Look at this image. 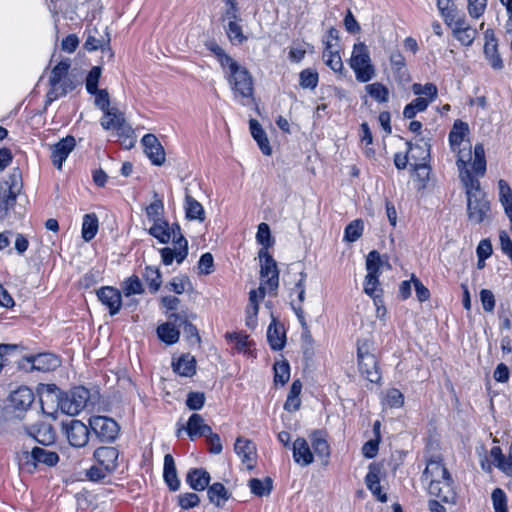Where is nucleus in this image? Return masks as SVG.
Masks as SVG:
<instances>
[{"mask_svg":"<svg viewBox=\"0 0 512 512\" xmlns=\"http://www.w3.org/2000/svg\"><path fill=\"white\" fill-rule=\"evenodd\" d=\"M28 454L35 466L45 465L48 467H54L59 462L58 453L46 448V446L34 447Z\"/></svg>","mask_w":512,"mask_h":512,"instance_id":"412c9836","label":"nucleus"},{"mask_svg":"<svg viewBox=\"0 0 512 512\" xmlns=\"http://www.w3.org/2000/svg\"><path fill=\"white\" fill-rule=\"evenodd\" d=\"M498 188L500 202L504 207L506 215L510 216L512 215V189L503 179L498 181Z\"/></svg>","mask_w":512,"mask_h":512,"instance_id":"09e8293b","label":"nucleus"},{"mask_svg":"<svg viewBox=\"0 0 512 512\" xmlns=\"http://www.w3.org/2000/svg\"><path fill=\"white\" fill-rule=\"evenodd\" d=\"M184 209L187 219L198 220L200 222L205 220V211L202 204L191 196L188 188L185 189Z\"/></svg>","mask_w":512,"mask_h":512,"instance_id":"2f4dec72","label":"nucleus"},{"mask_svg":"<svg viewBox=\"0 0 512 512\" xmlns=\"http://www.w3.org/2000/svg\"><path fill=\"white\" fill-rule=\"evenodd\" d=\"M4 186L8 190L21 192L23 189V179L22 172L20 168L15 167L8 174L6 180L4 181Z\"/></svg>","mask_w":512,"mask_h":512,"instance_id":"680f3d73","label":"nucleus"},{"mask_svg":"<svg viewBox=\"0 0 512 512\" xmlns=\"http://www.w3.org/2000/svg\"><path fill=\"white\" fill-rule=\"evenodd\" d=\"M176 249L173 250L169 247L162 248L160 250L161 259L164 265L172 264L175 259L177 263H182L188 255V241H184L182 244H176Z\"/></svg>","mask_w":512,"mask_h":512,"instance_id":"473e14b6","label":"nucleus"},{"mask_svg":"<svg viewBox=\"0 0 512 512\" xmlns=\"http://www.w3.org/2000/svg\"><path fill=\"white\" fill-rule=\"evenodd\" d=\"M122 293L126 297H130L136 294L144 293V286L137 275H131L126 278L121 284Z\"/></svg>","mask_w":512,"mask_h":512,"instance_id":"49530a36","label":"nucleus"},{"mask_svg":"<svg viewBox=\"0 0 512 512\" xmlns=\"http://www.w3.org/2000/svg\"><path fill=\"white\" fill-rule=\"evenodd\" d=\"M474 160L472 169L476 176H484L486 172L485 150L482 144H476L474 147Z\"/></svg>","mask_w":512,"mask_h":512,"instance_id":"3c124183","label":"nucleus"},{"mask_svg":"<svg viewBox=\"0 0 512 512\" xmlns=\"http://www.w3.org/2000/svg\"><path fill=\"white\" fill-rule=\"evenodd\" d=\"M204 45L218 60L235 97L251 98L253 95V80L249 71L228 55L215 40H207Z\"/></svg>","mask_w":512,"mask_h":512,"instance_id":"f257e3e1","label":"nucleus"},{"mask_svg":"<svg viewBox=\"0 0 512 512\" xmlns=\"http://www.w3.org/2000/svg\"><path fill=\"white\" fill-rule=\"evenodd\" d=\"M89 426L101 442H113L119 434L118 423L106 416H93L89 419Z\"/></svg>","mask_w":512,"mask_h":512,"instance_id":"0eeeda50","label":"nucleus"},{"mask_svg":"<svg viewBox=\"0 0 512 512\" xmlns=\"http://www.w3.org/2000/svg\"><path fill=\"white\" fill-rule=\"evenodd\" d=\"M169 223L164 219L161 221L153 222L148 232L151 236L155 237L160 243L166 244L170 242V235L168 233Z\"/></svg>","mask_w":512,"mask_h":512,"instance_id":"864d4df0","label":"nucleus"},{"mask_svg":"<svg viewBox=\"0 0 512 512\" xmlns=\"http://www.w3.org/2000/svg\"><path fill=\"white\" fill-rule=\"evenodd\" d=\"M87 37L84 43V48L87 51H95L99 48L102 49L104 55H108L109 58L113 57V53L109 47H106L109 43V39L99 33L96 28L88 29L86 31Z\"/></svg>","mask_w":512,"mask_h":512,"instance_id":"aec40b11","label":"nucleus"},{"mask_svg":"<svg viewBox=\"0 0 512 512\" xmlns=\"http://www.w3.org/2000/svg\"><path fill=\"white\" fill-rule=\"evenodd\" d=\"M173 371L182 377H192L196 373V359L190 353L182 354L172 361Z\"/></svg>","mask_w":512,"mask_h":512,"instance_id":"4be33fe9","label":"nucleus"},{"mask_svg":"<svg viewBox=\"0 0 512 512\" xmlns=\"http://www.w3.org/2000/svg\"><path fill=\"white\" fill-rule=\"evenodd\" d=\"M63 429L69 444L76 448L86 446L89 441V428L82 421L72 419L63 424Z\"/></svg>","mask_w":512,"mask_h":512,"instance_id":"1a4fd4ad","label":"nucleus"},{"mask_svg":"<svg viewBox=\"0 0 512 512\" xmlns=\"http://www.w3.org/2000/svg\"><path fill=\"white\" fill-rule=\"evenodd\" d=\"M459 178L465 190L468 220L474 224L483 223L489 218L491 210L487 194L471 171L461 172Z\"/></svg>","mask_w":512,"mask_h":512,"instance_id":"7ed1b4c3","label":"nucleus"},{"mask_svg":"<svg viewBox=\"0 0 512 512\" xmlns=\"http://www.w3.org/2000/svg\"><path fill=\"white\" fill-rule=\"evenodd\" d=\"M490 456L495 466L508 476L512 477V464L506 463V458L499 446H494L490 450Z\"/></svg>","mask_w":512,"mask_h":512,"instance_id":"6e6d98bb","label":"nucleus"},{"mask_svg":"<svg viewBox=\"0 0 512 512\" xmlns=\"http://www.w3.org/2000/svg\"><path fill=\"white\" fill-rule=\"evenodd\" d=\"M249 128L252 137L257 142L259 149L261 152L269 156L272 153V148L270 146V142L268 140L267 134L262 128L261 124L256 119H250Z\"/></svg>","mask_w":512,"mask_h":512,"instance_id":"c85d7f7f","label":"nucleus"},{"mask_svg":"<svg viewBox=\"0 0 512 512\" xmlns=\"http://www.w3.org/2000/svg\"><path fill=\"white\" fill-rule=\"evenodd\" d=\"M75 89V84L71 78L66 76L59 84L50 88L46 94V105L51 104L59 97L65 96L68 92Z\"/></svg>","mask_w":512,"mask_h":512,"instance_id":"4c0bfd02","label":"nucleus"},{"mask_svg":"<svg viewBox=\"0 0 512 512\" xmlns=\"http://www.w3.org/2000/svg\"><path fill=\"white\" fill-rule=\"evenodd\" d=\"M207 496L211 503L222 507L229 500L231 494L222 483L216 482L207 487Z\"/></svg>","mask_w":512,"mask_h":512,"instance_id":"e433bc0d","label":"nucleus"},{"mask_svg":"<svg viewBox=\"0 0 512 512\" xmlns=\"http://www.w3.org/2000/svg\"><path fill=\"white\" fill-rule=\"evenodd\" d=\"M98 227L99 221L96 214H85L82 223V238L86 242L91 241L96 236L98 232Z\"/></svg>","mask_w":512,"mask_h":512,"instance_id":"37998d69","label":"nucleus"},{"mask_svg":"<svg viewBox=\"0 0 512 512\" xmlns=\"http://www.w3.org/2000/svg\"><path fill=\"white\" fill-rule=\"evenodd\" d=\"M211 427L207 425L204 418L197 413H193L186 424V432L191 440L205 436L210 433Z\"/></svg>","mask_w":512,"mask_h":512,"instance_id":"bb28decb","label":"nucleus"},{"mask_svg":"<svg viewBox=\"0 0 512 512\" xmlns=\"http://www.w3.org/2000/svg\"><path fill=\"white\" fill-rule=\"evenodd\" d=\"M491 499L495 512H508L507 496L501 488H495L492 491Z\"/></svg>","mask_w":512,"mask_h":512,"instance_id":"774afa93","label":"nucleus"},{"mask_svg":"<svg viewBox=\"0 0 512 512\" xmlns=\"http://www.w3.org/2000/svg\"><path fill=\"white\" fill-rule=\"evenodd\" d=\"M422 478L425 482L430 483H442L443 481H451V476L446 467L441 461L430 460L423 472Z\"/></svg>","mask_w":512,"mask_h":512,"instance_id":"a211bd4d","label":"nucleus"},{"mask_svg":"<svg viewBox=\"0 0 512 512\" xmlns=\"http://www.w3.org/2000/svg\"><path fill=\"white\" fill-rule=\"evenodd\" d=\"M93 457L98 465L104 467V471L113 473L118 467L119 451L115 447H99L94 451Z\"/></svg>","mask_w":512,"mask_h":512,"instance_id":"2eb2a0df","label":"nucleus"},{"mask_svg":"<svg viewBox=\"0 0 512 512\" xmlns=\"http://www.w3.org/2000/svg\"><path fill=\"white\" fill-rule=\"evenodd\" d=\"M101 118V126L105 130H115L118 137L121 140L122 145L127 149L134 145L133 130L131 126L126 122L124 114L120 112L116 107H112L106 112Z\"/></svg>","mask_w":512,"mask_h":512,"instance_id":"423d86ee","label":"nucleus"},{"mask_svg":"<svg viewBox=\"0 0 512 512\" xmlns=\"http://www.w3.org/2000/svg\"><path fill=\"white\" fill-rule=\"evenodd\" d=\"M259 258L261 260V284L266 285L270 292H275L279 286V270L277 263L268 251L264 249L259 251Z\"/></svg>","mask_w":512,"mask_h":512,"instance_id":"6e6552de","label":"nucleus"},{"mask_svg":"<svg viewBox=\"0 0 512 512\" xmlns=\"http://www.w3.org/2000/svg\"><path fill=\"white\" fill-rule=\"evenodd\" d=\"M349 66L360 83H367L376 76V69L371 61L368 47L363 42L354 44Z\"/></svg>","mask_w":512,"mask_h":512,"instance_id":"39448f33","label":"nucleus"},{"mask_svg":"<svg viewBox=\"0 0 512 512\" xmlns=\"http://www.w3.org/2000/svg\"><path fill=\"white\" fill-rule=\"evenodd\" d=\"M234 451L249 470L254 468L257 448L253 441L244 437H238L234 444Z\"/></svg>","mask_w":512,"mask_h":512,"instance_id":"4468645a","label":"nucleus"},{"mask_svg":"<svg viewBox=\"0 0 512 512\" xmlns=\"http://www.w3.org/2000/svg\"><path fill=\"white\" fill-rule=\"evenodd\" d=\"M411 166L415 172V176L419 182L418 189H424L429 181L431 168L428 163H412Z\"/></svg>","mask_w":512,"mask_h":512,"instance_id":"0e129e2a","label":"nucleus"},{"mask_svg":"<svg viewBox=\"0 0 512 512\" xmlns=\"http://www.w3.org/2000/svg\"><path fill=\"white\" fill-rule=\"evenodd\" d=\"M365 91L368 95L378 103H385L389 100L388 88L380 83L374 82L365 86Z\"/></svg>","mask_w":512,"mask_h":512,"instance_id":"de8ad7c7","label":"nucleus"},{"mask_svg":"<svg viewBox=\"0 0 512 512\" xmlns=\"http://www.w3.org/2000/svg\"><path fill=\"white\" fill-rule=\"evenodd\" d=\"M210 479V474L203 468H191L186 475L187 484L195 491L205 490Z\"/></svg>","mask_w":512,"mask_h":512,"instance_id":"b1692460","label":"nucleus"},{"mask_svg":"<svg viewBox=\"0 0 512 512\" xmlns=\"http://www.w3.org/2000/svg\"><path fill=\"white\" fill-rule=\"evenodd\" d=\"M70 68V60L66 59L60 61L53 69L51 70V74L49 77V85L50 88H53L57 84H59L66 76H68V71Z\"/></svg>","mask_w":512,"mask_h":512,"instance_id":"8fccbe9b","label":"nucleus"},{"mask_svg":"<svg viewBox=\"0 0 512 512\" xmlns=\"http://www.w3.org/2000/svg\"><path fill=\"white\" fill-rule=\"evenodd\" d=\"M302 391V383L299 379L292 382L287 399L284 404V409L288 412H295L300 408L301 399L300 394Z\"/></svg>","mask_w":512,"mask_h":512,"instance_id":"58836bf2","label":"nucleus"},{"mask_svg":"<svg viewBox=\"0 0 512 512\" xmlns=\"http://www.w3.org/2000/svg\"><path fill=\"white\" fill-rule=\"evenodd\" d=\"M368 473L365 477V484L371 493L382 503L387 502V495L382 492L380 485L381 467L376 463H371L368 467Z\"/></svg>","mask_w":512,"mask_h":512,"instance_id":"f3484780","label":"nucleus"},{"mask_svg":"<svg viewBox=\"0 0 512 512\" xmlns=\"http://www.w3.org/2000/svg\"><path fill=\"white\" fill-rule=\"evenodd\" d=\"M468 133V124L461 120H456L449 132V144L451 150L457 155L456 165L459 174L463 171H471L468 164L472 159V146L469 141L465 142Z\"/></svg>","mask_w":512,"mask_h":512,"instance_id":"20e7f679","label":"nucleus"},{"mask_svg":"<svg viewBox=\"0 0 512 512\" xmlns=\"http://www.w3.org/2000/svg\"><path fill=\"white\" fill-rule=\"evenodd\" d=\"M484 55L491 67L495 70H501L504 65L498 52L497 39L492 30L485 32Z\"/></svg>","mask_w":512,"mask_h":512,"instance_id":"dca6fc26","label":"nucleus"},{"mask_svg":"<svg viewBox=\"0 0 512 512\" xmlns=\"http://www.w3.org/2000/svg\"><path fill=\"white\" fill-rule=\"evenodd\" d=\"M428 106L429 100L417 97L404 107L403 116L407 119H413L417 113L425 111Z\"/></svg>","mask_w":512,"mask_h":512,"instance_id":"603ef678","label":"nucleus"},{"mask_svg":"<svg viewBox=\"0 0 512 512\" xmlns=\"http://www.w3.org/2000/svg\"><path fill=\"white\" fill-rule=\"evenodd\" d=\"M241 22L242 19L229 21L224 26L228 39L234 45H240L247 40V37L243 34Z\"/></svg>","mask_w":512,"mask_h":512,"instance_id":"79ce46f5","label":"nucleus"},{"mask_svg":"<svg viewBox=\"0 0 512 512\" xmlns=\"http://www.w3.org/2000/svg\"><path fill=\"white\" fill-rule=\"evenodd\" d=\"M30 434L38 443L42 444L43 446H49L56 440L55 430L49 423L43 422L38 424L37 426L33 427V431H31Z\"/></svg>","mask_w":512,"mask_h":512,"instance_id":"72a5a7b5","label":"nucleus"},{"mask_svg":"<svg viewBox=\"0 0 512 512\" xmlns=\"http://www.w3.org/2000/svg\"><path fill=\"white\" fill-rule=\"evenodd\" d=\"M75 145V138L68 135L51 147V161L58 170L62 168L63 162L66 161L69 154L75 148Z\"/></svg>","mask_w":512,"mask_h":512,"instance_id":"ddd939ff","label":"nucleus"},{"mask_svg":"<svg viewBox=\"0 0 512 512\" xmlns=\"http://www.w3.org/2000/svg\"><path fill=\"white\" fill-rule=\"evenodd\" d=\"M267 340L270 348L274 351H280L286 343V333L281 324L276 323L275 319L269 324L267 329Z\"/></svg>","mask_w":512,"mask_h":512,"instance_id":"5701e85b","label":"nucleus"},{"mask_svg":"<svg viewBox=\"0 0 512 512\" xmlns=\"http://www.w3.org/2000/svg\"><path fill=\"white\" fill-rule=\"evenodd\" d=\"M251 493L258 497L270 495L273 489V480L266 477L263 480L258 478H251L248 482Z\"/></svg>","mask_w":512,"mask_h":512,"instance_id":"a19ab883","label":"nucleus"},{"mask_svg":"<svg viewBox=\"0 0 512 512\" xmlns=\"http://www.w3.org/2000/svg\"><path fill=\"white\" fill-rule=\"evenodd\" d=\"M364 223L361 219H356L350 222L344 231V240L347 242L357 241L363 233Z\"/></svg>","mask_w":512,"mask_h":512,"instance_id":"bf43d9fd","label":"nucleus"},{"mask_svg":"<svg viewBox=\"0 0 512 512\" xmlns=\"http://www.w3.org/2000/svg\"><path fill=\"white\" fill-rule=\"evenodd\" d=\"M404 404V395L396 388L388 389L383 398V405L389 408H400Z\"/></svg>","mask_w":512,"mask_h":512,"instance_id":"69168bd1","label":"nucleus"},{"mask_svg":"<svg viewBox=\"0 0 512 512\" xmlns=\"http://www.w3.org/2000/svg\"><path fill=\"white\" fill-rule=\"evenodd\" d=\"M357 356L361 375L371 383H378L381 379V374L379 372L376 357L373 354H370L367 350L364 351L363 347H358Z\"/></svg>","mask_w":512,"mask_h":512,"instance_id":"9d476101","label":"nucleus"},{"mask_svg":"<svg viewBox=\"0 0 512 512\" xmlns=\"http://www.w3.org/2000/svg\"><path fill=\"white\" fill-rule=\"evenodd\" d=\"M290 378V366L287 361L277 362L274 365V381L281 385L286 384Z\"/></svg>","mask_w":512,"mask_h":512,"instance_id":"338daca9","label":"nucleus"},{"mask_svg":"<svg viewBox=\"0 0 512 512\" xmlns=\"http://www.w3.org/2000/svg\"><path fill=\"white\" fill-rule=\"evenodd\" d=\"M33 370L48 372L60 366V359L52 353H40L30 358Z\"/></svg>","mask_w":512,"mask_h":512,"instance_id":"393cba45","label":"nucleus"},{"mask_svg":"<svg viewBox=\"0 0 512 512\" xmlns=\"http://www.w3.org/2000/svg\"><path fill=\"white\" fill-rule=\"evenodd\" d=\"M452 483V479L451 481L446 480L442 483H437L434 481V483H430L428 486L429 493L439 498L442 502L452 503L455 500V493L452 488Z\"/></svg>","mask_w":512,"mask_h":512,"instance_id":"7c9ffc66","label":"nucleus"},{"mask_svg":"<svg viewBox=\"0 0 512 512\" xmlns=\"http://www.w3.org/2000/svg\"><path fill=\"white\" fill-rule=\"evenodd\" d=\"M412 92L418 97L424 95V98L429 100V104L432 103L438 96L437 86L433 83H426L424 85L420 83H414L412 85Z\"/></svg>","mask_w":512,"mask_h":512,"instance_id":"5fc2aeb1","label":"nucleus"},{"mask_svg":"<svg viewBox=\"0 0 512 512\" xmlns=\"http://www.w3.org/2000/svg\"><path fill=\"white\" fill-rule=\"evenodd\" d=\"M319 75L316 70L307 68L299 74V85L303 89H315L318 85Z\"/></svg>","mask_w":512,"mask_h":512,"instance_id":"13d9d810","label":"nucleus"},{"mask_svg":"<svg viewBox=\"0 0 512 512\" xmlns=\"http://www.w3.org/2000/svg\"><path fill=\"white\" fill-rule=\"evenodd\" d=\"M389 61L391 69L393 70L394 74L397 77H399L400 79H405L408 77L406 70V60L400 51H393L390 54Z\"/></svg>","mask_w":512,"mask_h":512,"instance_id":"a18cd8bd","label":"nucleus"},{"mask_svg":"<svg viewBox=\"0 0 512 512\" xmlns=\"http://www.w3.org/2000/svg\"><path fill=\"white\" fill-rule=\"evenodd\" d=\"M379 276L367 274L364 280V292L372 297L375 301L382 294V289L379 287Z\"/></svg>","mask_w":512,"mask_h":512,"instance_id":"052dcab7","label":"nucleus"},{"mask_svg":"<svg viewBox=\"0 0 512 512\" xmlns=\"http://www.w3.org/2000/svg\"><path fill=\"white\" fill-rule=\"evenodd\" d=\"M38 393L43 410L49 402H55L62 413L70 416L79 414L90 399V391L83 386L63 392L55 384H41Z\"/></svg>","mask_w":512,"mask_h":512,"instance_id":"f03ea898","label":"nucleus"},{"mask_svg":"<svg viewBox=\"0 0 512 512\" xmlns=\"http://www.w3.org/2000/svg\"><path fill=\"white\" fill-rule=\"evenodd\" d=\"M311 445L316 456L327 464L330 457V446L321 431H314L311 435Z\"/></svg>","mask_w":512,"mask_h":512,"instance_id":"c9c22d12","label":"nucleus"},{"mask_svg":"<svg viewBox=\"0 0 512 512\" xmlns=\"http://www.w3.org/2000/svg\"><path fill=\"white\" fill-rule=\"evenodd\" d=\"M390 268L387 255H381L378 251L372 250L366 257L367 274L380 276L382 267Z\"/></svg>","mask_w":512,"mask_h":512,"instance_id":"f704fd0d","label":"nucleus"},{"mask_svg":"<svg viewBox=\"0 0 512 512\" xmlns=\"http://www.w3.org/2000/svg\"><path fill=\"white\" fill-rule=\"evenodd\" d=\"M293 459L297 464L307 466L313 462V453L308 442L298 437L293 443Z\"/></svg>","mask_w":512,"mask_h":512,"instance_id":"a878e982","label":"nucleus"},{"mask_svg":"<svg viewBox=\"0 0 512 512\" xmlns=\"http://www.w3.org/2000/svg\"><path fill=\"white\" fill-rule=\"evenodd\" d=\"M406 144L410 160L414 161V163L428 162L430 159V144L427 141L420 139L415 143L407 142Z\"/></svg>","mask_w":512,"mask_h":512,"instance_id":"cd10ccee","label":"nucleus"},{"mask_svg":"<svg viewBox=\"0 0 512 512\" xmlns=\"http://www.w3.org/2000/svg\"><path fill=\"white\" fill-rule=\"evenodd\" d=\"M163 479L171 491H177L180 488L175 461L171 454L164 456Z\"/></svg>","mask_w":512,"mask_h":512,"instance_id":"c756f323","label":"nucleus"},{"mask_svg":"<svg viewBox=\"0 0 512 512\" xmlns=\"http://www.w3.org/2000/svg\"><path fill=\"white\" fill-rule=\"evenodd\" d=\"M141 143L144 147V153L153 165L160 166L165 162L164 148L155 135H144Z\"/></svg>","mask_w":512,"mask_h":512,"instance_id":"f8f14e48","label":"nucleus"},{"mask_svg":"<svg viewBox=\"0 0 512 512\" xmlns=\"http://www.w3.org/2000/svg\"><path fill=\"white\" fill-rule=\"evenodd\" d=\"M157 335L161 341L167 345H172L178 342L180 330L175 327L172 321H168L157 327Z\"/></svg>","mask_w":512,"mask_h":512,"instance_id":"ea45409f","label":"nucleus"},{"mask_svg":"<svg viewBox=\"0 0 512 512\" xmlns=\"http://www.w3.org/2000/svg\"><path fill=\"white\" fill-rule=\"evenodd\" d=\"M164 204L163 201L158 197V195L154 194V201L146 207V215L149 221L157 222L164 220Z\"/></svg>","mask_w":512,"mask_h":512,"instance_id":"4d7b16f0","label":"nucleus"},{"mask_svg":"<svg viewBox=\"0 0 512 512\" xmlns=\"http://www.w3.org/2000/svg\"><path fill=\"white\" fill-rule=\"evenodd\" d=\"M151 293H156L162 285V275L157 267L146 266L142 274Z\"/></svg>","mask_w":512,"mask_h":512,"instance_id":"c03bdc74","label":"nucleus"},{"mask_svg":"<svg viewBox=\"0 0 512 512\" xmlns=\"http://www.w3.org/2000/svg\"><path fill=\"white\" fill-rule=\"evenodd\" d=\"M35 400L32 389L27 386H21L12 391L9 396L11 406L15 410L26 411L30 408Z\"/></svg>","mask_w":512,"mask_h":512,"instance_id":"6ab92c4d","label":"nucleus"},{"mask_svg":"<svg viewBox=\"0 0 512 512\" xmlns=\"http://www.w3.org/2000/svg\"><path fill=\"white\" fill-rule=\"evenodd\" d=\"M97 297L108 308L111 316L120 312L122 307V294L120 290L112 286H104L97 290Z\"/></svg>","mask_w":512,"mask_h":512,"instance_id":"9b49d317","label":"nucleus"},{"mask_svg":"<svg viewBox=\"0 0 512 512\" xmlns=\"http://www.w3.org/2000/svg\"><path fill=\"white\" fill-rule=\"evenodd\" d=\"M322 58L324 60V63L335 73H338L340 75L345 74L344 65L338 51L323 53Z\"/></svg>","mask_w":512,"mask_h":512,"instance_id":"e2e57ef3","label":"nucleus"}]
</instances>
